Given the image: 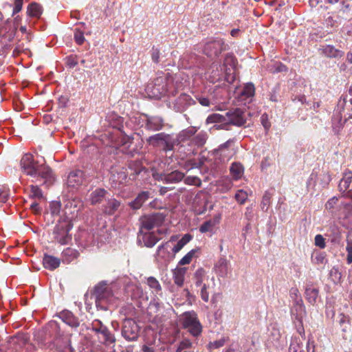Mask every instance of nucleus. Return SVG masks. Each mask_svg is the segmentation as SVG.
I'll return each instance as SVG.
<instances>
[{"label":"nucleus","instance_id":"f257e3e1","mask_svg":"<svg viewBox=\"0 0 352 352\" xmlns=\"http://www.w3.org/2000/svg\"><path fill=\"white\" fill-rule=\"evenodd\" d=\"M20 166L22 172L32 177L34 182L51 184L54 181L53 172L43 157L35 158L32 154L25 153L21 160Z\"/></svg>","mask_w":352,"mask_h":352},{"label":"nucleus","instance_id":"f03ea898","mask_svg":"<svg viewBox=\"0 0 352 352\" xmlns=\"http://www.w3.org/2000/svg\"><path fill=\"white\" fill-rule=\"evenodd\" d=\"M183 79L180 74L172 76L169 73H160L150 82L146 89L151 98L160 99L166 95H174L177 89L182 87Z\"/></svg>","mask_w":352,"mask_h":352},{"label":"nucleus","instance_id":"7ed1b4c3","mask_svg":"<svg viewBox=\"0 0 352 352\" xmlns=\"http://www.w3.org/2000/svg\"><path fill=\"white\" fill-rule=\"evenodd\" d=\"M245 114L246 111L243 109L236 108L228 111L226 116L219 113L211 114L207 118L206 122L208 124L219 123L225 126L231 124L240 126L245 123Z\"/></svg>","mask_w":352,"mask_h":352},{"label":"nucleus","instance_id":"20e7f679","mask_svg":"<svg viewBox=\"0 0 352 352\" xmlns=\"http://www.w3.org/2000/svg\"><path fill=\"white\" fill-rule=\"evenodd\" d=\"M182 327L187 329L189 333L194 337L201 334L202 326L198 319L197 314L192 311L184 312L180 318Z\"/></svg>","mask_w":352,"mask_h":352},{"label":"nucleus","instance_id":"39448f33","mask_svg":"<svg viewBox=\"0 0 352 352\" xmlns=\"http://www.w3.org/2000/svg\"><path fill=\"white\" fill-rule=\"evenodd\" d=\"M91 329L98 336L100 342L106 345L115 342L116 338L111 333L107 327L100 320H94L91 323Z\"/></svg>","mask_w":352,"mask_h":352},{"label":"nucleus","instance_id":"423d86ee","mask_svg":"<svg viewBox=\"0 0 352 352\" xmlns=\"http://www.w3.org/2000/svg\"><path fill=\"white\" fill-rule=\"evenodd\" d=\"M290 312L292 318L295 320L294 322L297 331L300 335H304L305 329L302 320L307 313L303 301L292 304Z\"/></svg>","mask_w":352,"mask_h":352},{"label":"nucleus","instance_id":"0eeeda50","mask_svg":"<svg viewBox=\"0 0 352 352\" xmlns=\"http://www.w3.org/2000/svg\"><path fill=\"white\" fill-rule=\"evenodd\" d=\"M314 342L305 340V334L300 337H294L291 341L289 352H314Z\"/></svg>","mask_w":352,"mask_h":352},{"label":"nucleus","instance_id":"6e6552de","mask_svg":"<svg viewBox=\"0 0 352 352\" xmlns=\"http://www.w3.org/2000/svg\"><path fill=\"white\" fill-rule=\"evenodd\" d=\"M72 226L68 221H62L57 223L54 230V238L61 245L67 244L72 240L69 231Z\"/></svg>","mask_w":352,"mask_h":352},{"label":"nucleus","instance_id":"1a4fd4ad","mask_svg":"<svg viewBox=\"0 0 352 352\" xmlns=\"http://www.w3.org/2000/svg\"><path fill=\"white\" fill-rule=\"evenodd\" d=\"M170 249H171V247L169 242H166L157 248L155 260L160 266H166L173 258L174 254L170 253Z\"/></svg>","mask_w":352,"mask_h":352},{"label":"nucleus","instance_id":"9d476101","mask_svg":"<svg viewBox=\"0 0 352 352\" xmlns=\"http://www.w3.org/2000/svg\"><path fill=\"white\" fill-rule=\"evenodd\" d=\"M139 329L135 322L126 319L123 322L122 335L127 341H135L138 338Z\"/></svg>","mask_w":352,"mask_h":352},{"label":"nucleus","instance_id":"9b49d317","mask_svg":"<svg viewBox=\"0 0 352 352\" xmlns=\"http://www.w3.org/2000/svg\"><path fill=\"white\" fill-rule=\"evenodd\" d=\"M225 43L221 38H216L207 42L203 49L208 56H217L225 50Z\"/></svg>","mask_w":352,"mask_h":352},{"label":"nucleus","instance_id":"f8f14e48","mask_svg":"<svg viewBox=\"0 0 352 352\" xmlns=\"http://www.w3.org/2000/svg\"><path fill=\"white\" fill-rule=\"evenodd\" d=\"M164 220V216L160 213L145 216L142 220L141 232H143L144 230L148 231L155 227L161 226Z\"/></svg>","mask_w":352,"mask_h":352},{"label":"nucleus","instance_id":"ddd939ff","mask_svg":"<svg viewBox=\"0 0 352 352\" xmlns=\"http://www.w3.org/2000/svg\"><path fill=\"white\" fill-rule=\"evenodd\" d=\"M235 67L236 58L232 54H227L224 59L223 65V70L225 72V78L227 82L232 83L235 79Z\"/></svg>","mask_w":352,"mask_h":352},{"label":"nucleus","instance_id":"4468645a","mask_svg":"<svg viewBox=\"0 0 352 352\" xmlns=\"http://www.w3.org/2000/svg\"><path fill=\"white\" fill-rule=\"evenodd\" d=\"M94 294L96 296V302L112 301L113 294L111 288L105 283H99L94 287Z\"/></svg>","mask_w":352,"mask_h":352},{"label":"nucleus","instance_id":"2eb2a0df","mask_svg":"<svg viewBox=\"0 0 352 352\" xmlns=\"http://www.w3.org/2000/svg\"><path fill=\"white\" fill-rule=\"evenodd\" d=\"M221 219V214H217L212 218L206 221L199 227V232L201 233H210V235L215 232L217 226L220 223Z\"/></svg>","mask_w":352,"mask_h":352},{"label":"nucleus","instance_id":"dca6fc26","mask_svg":"<svg viewBox=\"0 0 352 352\" xmlns=\"http://www.w3.org/2000/svg\"><path fill=\"white\" fill-rule=\"evenodd\" d=\"M169 135L164 133H160L149 137L147 139L148 143L153 146H160L161 145L164 146V149L170 150L172 149V144L168 142L167 139Z\"/></svg>","mask_w":352,"mask_h":352},{"label":"nucleus","instance_id":"f3484780","mask_svg":"<svg viewBox=\"0 0 352 352\" xmlns=\"http://www.w3.org/2000/svg\"><path fill=\"white\" fill-rule=\"evenodd\" d=\"M85 182V175L82 170H76L69 173L67 177V185L69 187L78 188Z\"/></svg>","mask_w":352,"mask_h":352},{"label":"nucleus","instance_id":"a211bd4d","mask_svg":"<svg viewBox=\"0 0 352 352\" xmlns=\"http://www.w3.org/2000/svg\"><path fill=\"white\" fill-rule=\"evenodd\" d=\"M193 100L189 95L181 94L175 101L174 109L177 112L184 111L192 103Z\"/></svg>","mask_w":352,"mask_h":352},{"label":"nucleus","instance_id":"6ab92c4d","mask_svg":"<svg viewBox=\"0 0 352 352\" xmlns=\"http://www.w3.org/2000/svg\"><path fill=\"white\" fill-rule=\"evenodd\" d=\"M230 268V262L226 258H220L214 266V271L221 278L227 276Z\"/></svg>","mask_w":352,"mask_h":352},{"label":"nucleus","instance_id":"aec40b11","mask_svg":"<svg viewBox=\"0 0 352 352\" xmlns=\"http://www.w3.org/2000/svg\"><path fill=\"white\" fill-rule=\"evenodd\" d=\"M195 284L197 287H200L203 284L208 283L210 280L214 285V277L210 276L207 274L206 272L203 268H199L194 274Z\"/></svg>","mask_w":352,"mask_h":352},{"label":"nucleus","instance_id":"412c9836","mask_svg":"<svg viewBox=\"0 0 352 352\" xmlns=\"http://www.w3.org/2000/svg\"><path fill=\"white\" fill-rule=\"evenodd\" d=\"M60 263V261L59 258L48 255L45 254L43 258V264L45 268L49 270H54L59 267Z\"/></svg>","mask_w":352,"mask_h":352},{"label":"nucleus","instance_id":"4be33fe9","mask_svg":"<svg viewBox=\"0 0 352 352\" xmlns=\"http://www.w3.org/2000/svg\"><path fill=\"white\" fill-rule=\"evenodd\" d=\"M351 182L352 171L350 170H346L343 173L342 178L338 184L339 190L341 192H345L346 190L349 188Z\"/></svg>","mask_w":352,"mask_h":352},{"label":"nucleus","instance_id":"5701e85b","mask_svg":"<svg viewBox=\"0 0 352 352\" xmlns=\"http://www.w3.org/2000/svg\"><path fill=\"white\" fill-rule=\"evenodd\" d=\"M184 177V174L179 170L173 171L168 174L161 175V179L166 183H177Z\"/></svg>","mask_w":352,"mask_h":352},{"label":"nucleus","instance_id":"b1692460","mask_svg":"<svg viewBox=\"0 0 352 352\" xmlns=\"http://www.w3.org/2000/svg\"><path fill=\"white\" fill-rule=\"evenodd\" d=\"M120 205V201L114 198L109 199L104 206L103 212L109 215H112L119 209Z\"/></svg>","mask_w":352,"mask_h":352},{"label":"nucleus","instance_id":"393cba45","mask_svg":"<svg viewBox=\"0 0 352 352\" xmlns=\"http://www.w3.org/2000/svg\"><path fill=\"white\" fill-rule=\"evenodd\" d=\"M107 190L103 188H97L89 195V201L91 204L96 205L100 204L105 197Z\"/></svg>","mask_w":352,"mask_h":352},{"label":"nucleus","instance_id":"a878e982","mask_svg":"<svg viewBox=\"0 0 352 352\" xmlns=\"http://www.w3.org/2000/svg\"><path fill=\"white\" fill-rule=\"evenodd\" d=\"M163 126V120L160 117H151L146 120V128L151 131H159Z\"/></svg>","mask_w":352,"mask_h":352},{"label":"nucleus","instance_id":"bb28decb","mask_svg":"<svg viewBox=\"0 0 352 352\" xmlns=\"http://www.w3.org/2000/svg\"><path fill=\"white\" fill-rule=\"evenodd\" d=\"M230 173L234 180L240 179L244 174V168L241 163L234 162L230 168Z\"/></svg>","mask_w":352,"mask_h":352},{"label":"nucleus","instance_id":"cd10ccee","mask_svg":"<svg viewBox=\"0 0 352 352\" xmlns=\"http://www.w3.org/2000/svg\"><path fill=\"white\" fill-rule=\"evenodd\" d=\"M149 192L147 191H143L138 194L136 198L129 203V206L133 209H139L141 208L142 204L148 199Z\"/></svg>","mask_w":352,"mask_h":352},{"label":"nucleus","instance_id":"c85d7f7f","mask_svg":"<svg viewBox=\"0 0 352 352\" xmlns=\"http://www.w3.org/2000/svg\"><path fill=\"white\" fill-rule=\"evenodd\" d=\"M79 255L78 252L73 248H67L62 252V259L64 263H69L77 258Z\"/></svg>","mask_w":352,"mask_h":352},{"label":"nucleus","instance_id":"c756f323","mask_svg":"<svg viewBox=\"0 0 352 352\" xmlns=\"http://www.w3.org/2000/svg\"><path fill=\"white\" fill-rule=\"evenodd\" d=\"M60 318L64 322L72 327L79 326L78 320L69 311H63L60 314Z\"/></svg>","mask_w":352,"mask_h":352},{"label":"nucleus","instance_id":"7c9ffc66","mask_svg":"<svg viewBox=\"0 0 352 352\" xmlns=\"http://www.w3.org/2000/svg\"><path fill=\"white\" fill-rule=\"evenodd\" d=\"M323 54L329 58H340L344 55V52L335 48L333 45H326L322 49Z\"/></svg>","mask_w":352,"mask_h":352},{"label":"nucleus","instance_id":"2f4dec72","mask_svg":"<svg viewBox=\"0 0 352 352\" xmlns=\"http://www.w3.org/2000/svg\"><path fill=\"white\" fill-rule=\"evenodd\" d=\"M147 285L151 290V292L157 296L162 294V287L159 281L154 277L150 276L147 278Z\"/></svg>","mask_w":352,"mask_h":352},{"label":"nucleus","instance_id":"473e14b6","mask_svg":"<svg viewBox=\"0 0 352 352\" xmlns=\"http://www.w3.org/2000/svg\"><path fill=\"white\" fill-rule=\"evenodd\" d=\"M305 297L309 303L314 305L318 297V289L313 287H307L305 290Z\"/></svg>","mask_w":352,"mask_h":352},{"label":"nucleus","instance_id":"72a5a7b5","mask_svg":"<svg viewBox=\"0 0 352 352\" xmlns=\"http://www.w3.org/2000/svg\"><path fill=\"white\" fill-rule=\"evenodd\" d=\"M186 270V268H179L173 271L174 283L179 287H182L184 284Z\"/></svg>","mask_w":352,"mask_h":352},{"label":"nucleus","instance_id":"f704fd0d","mask_svg":"<svg viewBox=\"0 0 352 352\" xmlns=\"http://www.w3.org/2000/svg\"><path fill=\"white\" fill-rule=\"evenodd\" d=\"M28 13L30 16L38 18L42 14V8L36 3H32L28 7Z\"/></svg>","mask_w":352,"mask_h":352},{"label":"nucleus","instance_id":"c9c22d12","mask_svg":"<svg viewBox=\"0 0 352 352\" xmlns=\"http://www.w3.org/2000/svg\"><path fill=\"white\" fill-rule=\"evenodd\" d=\"M143 240L146 247L152 248L157 243L159 239L153 232H148L144 234Z\"/></svg>","mask_w":352,"mask_h":352},{"label":"nucleus","instance_id":"e433bc0d","mask_svg":"<svg viewBox=\"0 0 352 352\" xmlns=\"http://www.w3.org/2000/svg\"><path fill=\"white\" fill-rule=\"evenodd\" d=\"M191 239L192 237L190 234H185L172 248L173 254H175L179 252L183 248V247L191 240Z\"/></svg>","mask_w":352,"mask_h":352},{"label":"nucleus","instance_id":"4c0bfd02","mask_svg":"<svg viewBox=\"0 0 352 352\" xmlns=\"http://www.w3.org/2000/svg\"><path fill=\"white\" fill-rule=\"evenodd\" d=\"M254 86L252 83L246 84L241 92V99L243 100L252 97L254 94Z\"/></svg>","mask_w":352,"mask_h":352},{"label":"nucleus","instance_id":"58836bf2","mask_svg":"<svg viewBox=\"0 0 352 352\" xmlns=\"http://www.w3.org/2000/svg\"><path fill=\"white\" fill-rule=\"evenodd\" d=\"M311 261L316 265H322L327 262L326 255L324 252H316L311 256Z\"/></svg>","mask_w":352,"mask_h":352},{"label":"nucleus","instance_id":"ea45409f","mask_svg":"<svg viewBox=\"0 0 352 352\" xmlns=\"http://www.w3.org/2000/svg\"><path fill=\"white\" fill-rule=\"evenodd\" d=\"M197 129L195 126L188 127L179 133V137L182 141H184L188 140L191 136L195 135L197 132Z\"/></svg>","mask_w":352,"mask_h":352},{"label":"nucleus","instance_id":"a19ab883","mask_svg":"<svg viewBox=\"0 0 352 352\" xmlns=\"http://www.w3.org/2000/svg\"><path fill=\"white\" fill-rule=\"evenodd\" d=\"M197 59L195 54H186L182 58V65L185 67H191L195 65L194 60Z\"/></svg>","mask_w":352,"mask_h":352},{"label":"nucleus","instance_id":"79ce46f5","mask_svg":"<svg viewBox=\"0 0 352 352\" xmlns=\"http://www.w3.org/2000/svg\"><path fill=\"white\" fill-rule=\"evenodd\" d=\"M289 298L292 300V304L303 301L296 287H293L289 289Z\"/></svg>","mask_w":352,"mask_h":352},{"label":"nucleus","instance_id":"37998d69","mask_svg":"<svg viewBox=\"0 0 352 352\" xmlns=\"http://www.w3.org/2000/svg\"><path fill=\"white\" fill-rule=\"evenodd\" d=\"M10 199V189L5 186H0V203H7Z\"/></svg>","mask_w":352,"mask_h":352},{"label":"nucleus","instance_id":"c03bdc74","mask_svg":"<svg viewBox=\"0 0 352 352\" xmlns=\"http://www.w3.org/2000/svg\"><path fill=\"white\" fill-rule=\"evenodd\" d=\"M234 197L239 204H243L246 201L248 195L247 192L243 190H239L235 194Z\"/></svg>","mask_w":352,"mask_h":352},{"label":"nucleus","instance_id":"a18cd8bd","mask_svg":"<svg viewBox=\"0 0 352 352\" xmlns=\"http://www.w3.org/2000/svg\"><path fill=\"white\" fill-rule=\"evenodd\" d=\"M201 287V291H200L201 298L204 302H207L209 300V292H208V289L210 287V283H206V284L204 283Z\"/></svg>","mask_w":352,"mask_h":352},{"label":"nucleus","instance_id":"49530a36","mask_svg":"<svg viewBox=\"0 0 352 352\" xmlns=\"http://www.w3.org/2000/svg\"><path fill=\"white\" fill-rule=\"evenodd\" d=\"M184 183L187 185L201 186V181L196 176H188L184 179Z\"/></svg>","mask_w":352,"mask_h":352},{"label":"nucleus","instance_id":"de8ad7c7","mask_svg":"<svg viewBox=\"0 0 352 352\" xmlns=\"http://www.w3.org/2000/svg\"><path fill=\"white\" fill-rule=\"evenodd\" d=\"M195 250H190L189 252H188L179 261V265H187V264H189L195 254Z\"/></svg>","mask_w":352,"mask_h":352},{"label":"nucleus","instance_id":"09e8293b","mask_svg":"<svg viewBox=\"0 0 352 352\" xmlns=\"http://www.w3.org/2000/svg\"><path fill=\"white\" fill-rule=\"evenodd\" d=\"M30 197L32 198L41 199L43 193L41 188L37 186H30Z\"/></svg>","mask_w":352,"mask_h":352},{"label":"nucleus","instance_id":"8fccbe9b","mask_svg":"<svg viewBox=\"0 0 352 352\" xmlns=\"http://www.w3.org/2000/svg\"><path fill=\"white\" fill-rule=\"evenodd\" d=\"M192 346V342L188 339H184L182 340L176 350V352H182L183 350L188 349L191 348Z\"/></svg>","mask_w":352,"mask_h":352},{"label":"nucleus","instance_id":"3c124183","mask_svg":"<svg viewBox=\"0 0 352 352\" xmlns=\"http://www.w3.org/2000/svg\"><path fill=\"white\" fill-rule=\"evenodd\" d=\"M346 251L347 253L346 262L348 264H351L352 263V239L346 240Z\"/></svg>","mask_w":352,"mask_h":352},{"label":"nucleus","instance_id":"603ef678","mask_svg":"<svg viewBox=\"0 0 352 352\" xmlns=\"http://www.w3.org/2000/svg\"><path fill=\"white\" fill-rule=\"evenodd\" d=\"M271 196L270 193L265 192L263 197L262 201L261 203V208L263 210L266 211L270 205Z\"/></svg>","mask_w":352,"mask_h":352},{"label":"nucleus","instance_id":"864d4df0","mask_svg":"<svg viewBox=\"0 0 352 352\" xmlns=\"http://www.w3.org/2000/svg\"><path fill=\"white\" fill-rule=\"evenodd\" d=\"M338 198L336 197H333L329 199L325 204V208L331 212H333V210L335 208V206L338 204Z\"/></svg>","mask_w":352,"mask_h":352},{"label":"nucleus","instance_id":"5fc2aeb1","mask_svg":"<svg viewBox=\"0 0 352 352\" xmlns=\"http://www.w3.org/2000/svg\"><path fill=\"white\" fill-rule=\"evenodd\" d=\"M74 40L78 45H82L85 41L84 34L82 31L76 30L74 33Z\"/></svg>","mask_w":352,"mask_h":352},{"label":"nucleus","instance_id":"6e6d98bb","mask_svg":"<svg viewBox=\"0 0 352 352\" xmlns=\"http://www.w3.org/2000/svg\"><path fill=\"white\" fill-rule=\"evenodd\" d=\"M315 245L320 248H324L326 246L325 240L321 234H317L315 236Z\"/></svg>","mask_w":352,"mask_h":352},{"label":"nucleus","instance_id":"4d7b16f0","mask_svg":"<svg viewBox=\"0 0 352 352\" xmlns=\"http://www.w3.org/2000/svg\"><path fill=\"white\" fill-rule=\"evenodd\" d=\"M60 203L58 201H53L50 204V210L53 214H57L60 210Z\"/></svg>","mask_w":352,"mask_h":352},{"label":"nucleus","instance_id":"13d9d810","mask_svg":"<svg viewBox=\"0 0 352 352\" xmlns=\"http://www.w3.org/2000/svg\"><path fill=\"white\" fill-rule=\"evenodd\" d=\"M225 344V340L223 339H221L217 341H214L212 342H210L208 344V347L210 349H218L221 346H223Z\"/></svg>","mask_w":352,"mask_h":352},{"label":"nucleus","instance_id":"bf43d9fd","mask_svg":"<svg viewBox=\"0 0 352 352\" xmlns=\"http://www.w3.org/2000/svg\"><path fill=\"white\" fill-rule=\"evenodd\" d=\"M207 135L205 133H199L195 137L196 143L202 145L206 142Z\"/></svg>","mask_w":352,"mask_h":352},{"label":"nucleus","instance_id":"052dcab7","mask_svg":"<svg viewBox=\"0 0 352 352\" xmlns=\"http://www.w3.org/2000/svg\"><path fill=\"white\" fill-rule=\"evenodd\" d=\"M23 0H15L14 1V6L13 8V14H16L21 10L22 6H23Z\"/></svg>","mask_w":352,"mask_h":352},{"label":"nucleus","instance_id":"680f3d73","mask_svg":"<svg viewBox=\"0 0 352 352\" xmlns=\"http://www.w3.org/2000/svg\"><path fill=\"white\" fill-rule=\"evenodd\" d=\"M160 55V50L158 49H155V48L152 49L151 58H152V60L153 62H155V63H159Z\"/></svg>","mask_w":352,"mask_h":352},{"label":"nucleus","instance_id":"e2e57ef3","mask_svg":"<svg viewBox=\"0 0 352 352\" xmlns=\"http://www.w3.org/2000/svg\"><path fill=\"white\" fill-rule=\"evenodd\" d=\"M245 216L249 221H250L252 220V219L253 217V212H252V208H250L249 207L246 208V212L245 213Z\"/></svg>","mask_w":352,"mask_h":352},{"label":"nucleus","instance_id":"0e129e2a","mask_svg":"<svg viewBox=\"0 0 352 352\" xmlns=\"http://www.w3.org/2000/svg\"><path fill=\"white\" fill-rule=\"evenodd\" d=\"M241 31L239 28L233 29L230 32V34L232 37L238 38L241 35Z\"/></svg>","mask_w":352,"mask_h":352},{"label":"nucleus","instance_id":"69168bd1","mask_svg":"<svg viewBox=\"0 0 352 352\" xmlns=\"http://www.w3.org/2000/svg\"><path fill=\"white\" fill-rule=\"evenodd\" d=\"M31 209L34 211L35 212L38 213L41 211V208L39 207V205L36 202H34L30 205Z\"/></svg>","mask_w":352,"mask_h":352},{"label":"nucleus","instance_id":"338daca9","mask_svg":"<svg viewBox=\"0 0 352 352\" xmlns=\"http://www.w3.org/2000/svg\"><path fill=\"white\" fill-rule=\"evenodd\" d=\"M199 102H200L203 106H206V107L209 106V104H210V101H209V100H208V98H201V99L199 100Z\"/></svg>","mask_w":352,"mask_h":352},{"label":"nucleus","instance_id":"774afa93","mask_svg":"<svg viewBox=\"0 0 352 352\" xmlns=\"http://www.w3.org/2000/svg\"><path fill=\"white\" fill-rule=\"evenodd\" d=\"M342 197L349 198L352 200V189L346 191L345 192H342Z\"/></svg>","mask_w":352,"mask_h":352}]
</instances>
